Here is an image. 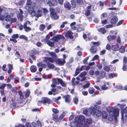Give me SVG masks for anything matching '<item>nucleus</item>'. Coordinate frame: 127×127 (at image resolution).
<instances>
[{
	"instance_id": "72a5a7b5",
	"label": "nucleus",
	"mask_w": 127,
	"mask_h": 127,
	"mask_svg": "<svg viewBox=\"0 0 127 127\" xmlns=\"http://www.w3.org/2000/svg\"><path fill=\"white\" fill-rule=\"evenodd\" d=\"M24 30L26 32H28L31 30V28L28 26H23Z\"/></svg>"
},
{
	"instance_id": "cd10ccee",
	"label": "nucleus",
	"mask_w": 127,
	"mask_h": 127,
	"mask_svg": "<svg viewBox=\"0 0 127 127\" xmlns=\"http://www.w3.org/2000/svg\"><path fill=\"white\" fill-rule=\"evenodd\" d=\"M50 16L53 19L56 20L58 18V16L57 15L56 13L54 14H50Z\"/></svg>"
},
{
	"instance_id": "f03ea898",
	"label": "nucleus",
	"mask_w": 127,
	"mask_h": 127,
	"mask_svg": "<svg viewBox=\"0 0 127 127\" xmlns=\"http://www.w3.org/2000/svg\"><path fill=\"white\" fill-rule=\"evenodd\" d=\"M96 105H95L94 107H92L90 108L89 111L87 110L84 111V114L87 115H90L91 114L95 115L97 117H99L101 115V111L98 110L96 108Z\"/></svg>"
},
{
	"instance_id": "4d7b16f0",
	"label": "nucleus",
	"mask_w": 127,
	"mask_h": 127,
	"mask_svg": "<svg viewBox=\"0 0 127 127\" xmlns=\"http://www.w3.org/2000/svg\"><path fill=\"white\" fill-rule=\"evenodd\" d=\"M14 80L15 83H17L19 82V79L18 77H16L14 79Z\"/></svg>"
},
{
	"instance_id": "ddd939ff",
	"label": "nucleus",
	"mask_w": 127,
	"mask_h": 127,
	"mask_svg": "<svg viewBox=\"0 0 127 127\" xmlns=\"http://www.w3.org/2000/svg\"><path fill=\"white\" fill-rule=\"evenodd\" d=\"M27 6L30 8L31 9L32 8L34 9L35 6V4L33 3V4H32V2L30 0H27V1L26 3Z\"/></svg>"
},
{
	"instance_id": "338daca9",
	"label": "nucleus",
	"mask_w": 127,
	"mask_h": 127,
	"mask_svg": "<svg viewBox=\"0 0 127 127\" xmlns=\"http://www.w3.org/2000/svg\"><path fill=\"white\" fill-rule=\"evenodd\" d=\"M92 43L95 46H98L100 45V43L97 42H92Z\"/></svg>"
},
{
	"instance_id": "f257e3e1",
	"label": "nucleus",
	"mask_w": 127,
	"mask_h": 127,
	"mask_svg": "<svg viewBox=\"0 0 127 127\" xmlns=\"http://www.w3.org/2000/svg\"><path fill=\"white\" fill-rule=\"evenodd\" d=\"M107 111L109 113V116L111 118L110 120L111 121L114 117L116 122L117 121L115 117L119 116V109H116L113 107L108 106L106 108Z\"/></svg>"
},
{
	"instance_id": "a878e982",
	"label": "nucleus",
	"mask_w": 127,
	"mask_h": 127,
	"mask_svg": "<svg viewBox=\"0 0 127 127\" xmlns=\"http://www.w3.org/2000/svg\"><path fill=\"white\" fill-rule=\"evenodd\" d=\"M64 6L65 8H67L69 10H70L71 9V5L68 2L64 3Z\"/></svg>"
},
{
	"instance_id": "58836bf2",
	"label": "nucleus",
	"mask_w": 127,
	"mask_h": 127,
	"mask_svg": "<svg viewBox=\"0 0 127 127\" xmlns=\"http://www.w3.org/2000/svg\"><path fill=\"white\" fill-rule=\"evenodd\" d=\"M125 49L124 46H121L119 49V51L121 53H124L125 51Z\"/></svg>"
},
{
	"instance_id": "0e129e2a",
	"label": "nucleus",
	"mask_w": 127,
	"mask_h": 127,
	"mask_svg": "<svg viewBox=\"0 0 127 127\" xmlns=\"http://www.w3.org/2000/svg\"><path fill=\"white\" fill-rule=\"evenodd\" d=\"M74 103L75 104H77L78 102V99L77 98H74L73 99Z\"/></svg>"
},
{
	"instance_id": "37998d69",
	"label": "nucleus",
	"mask_w": 127,
	"mask_h": 127,
	"mask_svg": "<svg viewBox=\"0 0 127 127\" xmlns=\"http://www.w3.org/2000/svg\"><path fill=\"white\" fill-rule=\"evenodd\" d=\"M86 79V77H83L82 78H79L78 77H77L76 78V79L79 82H81L85 80Z\"/></svg>"
},
{
	"instance_id": "7ed1b4c3",
	"label": "nucleus",
	"mask_w": 127,
	"mask_h": 127,
	"mask_svg": "<svg viewBox=\"0 0 127 127\" xmlns=\"http://www.w3.org/2000/svg\"><path fill=\"white\" fill-rule=\"evenodd\" d=\"M28 12L30 13L32 17L35 16L36 17H39L41 16L42 15V11L40 10H38L37 13H36L33 9L30 8L28 9Z\"/></svg>"
},
{
	"instance_id": "c85d7f7f",
	"label": "nucleus",
	"mask_w": 127,
	"mask_h": 127,
	"mask_svg": "<svg viewBox=\"0 0 127 127\" xmlns=\"http://www.w3.org/2000/svg\"><path fill=\"white\" fill-rule=\"evenodd\" d=\"M116 38V36L114 35H110L108 36L107 37L108 40L109 41H111V40L115 39Z\"/></svg>"
},
{
	"instance_id": "39448f33",
	"label": "nucleus",
	"mask_w": 127,
	"mask_h": 127,
	"mask_svg": "<svg viewBox=\"0 0 127 127\" xmlns=\"http://www.w3.org/2000/svg\"><path fill=\"white\" fill-rule=\"evenodd\" d=\"M44 1L45 3L47 4L50 6H56L58 4V2L56 0H53L52 1H49V0H44Z\"/></svg>"
},
{
	"instance_id": "09e8293b",
	"label": "nucleus",
	"mask_w": 127,
	"mask_h": 127,
	"mask_svg": "<svg viewBox=\"0 0 127 127\" xmlns=\"http://www.w3.org/2000/svg\"><path fill=\"white\" fill-rule=\"evenodd\" d=\"M50 14H54L56 13L55 10L53 8L50 7Z\"/></svg>"
},
{
	"instance_id": "5fc2aeb1",
	"label": "nucleus",
	"mask_w": 127,
	"mask_h": 127,
	"mask_svg": "<svg viewBox=\"0 0 127 127\" xmlns=\"http://www.w3.org/2000/svg\"><path fill=\"white\" fill-rule=\"evenodd\" d=\"M36 126L37 127H41V125L40 121H38L37 122Z\"/></svg>"
},
{
	"instance_id": "13d9d810",
	"label": "nucleus",
	"mask_w": 127,
	"mask_h": 127,
	"mask_svg": "<svg viewBox=\"0 0 127 127\" xmlns=\"http://www.w3.org/2000/svg\"><path fill=\"white\" fill-rule=\"evenodd\" d=\"M65 115V114L64 113H63L61 114L60 116L59 119L58 118L59 120H59L61 119Z\"/></svg>"
},
{
	"instance_id": "79ce46f5",
	"label": "nucleus",
	"mask_w": 127,
	"mask_h": 127,
	"mask_svg": "<svg viewBox=\"0 0 127 127\" xmlns=\"http://www.w3.org/2000/svg\"><path fill=\"white\" fill-rule=\"evenodd\" d=\"M102 117L106 119L107 118V114L106 112L105 111H103L102 113Z\"/></svg>"
},
{
	"instance_id": "8fccbe9b",
	"label": "nucleus",
	"mask_w": 127,
	"mask_h": 127,
	"mask_svg": "<svg viewBox=\"0 0 127 127\" xmlns=\"http://www.w3.org/2000/svg\"><path fill=\"white\" fill-rule=\"evenodd\" d=\"M30 22L29 21H27L24 23L23 26H28L29 25H31Z\"/></svg>"
},
{
	"instance_id": "ea45409f",
	"label": "nucleus",
	"mask_w": 127,
	"mask_h": 127,
	"mask_svg": "<svg viewBox=\"0 0 127 127\" xmlns=\"http://www.w3.org/2000/svg\"><path fill=\"white\" fill-rule=\"evenodd\" d=\"M86 73L85 71H84L81 73L79 75L80 78H82L83 77H85V76L86 75Z\"/></svg>"
},
{
	"instance_id": "2f4dec72",
	"label": "nucleus",
	"mask_w": 127,
	"mask_h": 127,
	"mask_svg": "<svg viewBox=\"0 0 127 127\" xmlns=\"http://www.w3.org/2000/svg\"><path fill=\"white\" fill-rule=\"evenodd\" d=\"M47 66L50 69H53L55 67L53 64L49 63L47 64Z\"/></svg>"
},
{
	"instance_id": "6ab92c4d",
	"label": "nucleus",
	"mask_w": 127,
	"mask_h": 127,
	"mask_svg": "<svg viewBox=\"0 0 127 127\" xmlns=\"http://www.w3.org/2000/svg\"><path fill=\"white\" fill-rule=\"evenodd\" d=\"M43 61L46 63H47L48 62L53 63L54 60L51 58L45 57L44 59L43 60Z\"/></svg>"
},
{
	"instance_id": "aec40b11",
	"label": "nucleus",
	"mask_w": 127,
	"mask_h": 127,
	"mask_svg": "<svg viewBox=\"0 0 127 127\" xmlns=\"http://www.w3.org/2000/svg\"><path fill=\"white\" fill-rule=\"evenodd\" d=\"M61 79L59 78H54L53 80V83L54 84L58 85L60 84Z\"/></svg>"
},
{
	"instance_id": "f3484780",
	"label": "nucleus",
	"mask_w": 127,
	"mask_h": 127,
	"mask_svg": "<svg viewBox=\"0 0 127 127\" xmlns=\"http://www.w3.org/2000/svg\"><path fill=\"white\" fill-rule=\"evenodd\" d=\"M41 101L43 104L45 103L49 104L51 102L50 99L49 98L46 97H42L41 100Z\"/></svg>"
},
{
	"instance_id": "49530a36",
	"label": "nucleus",
	"mask_w": 127,
	"mask_h": 127,
	"mask_svg": "<svg viewBox=\"0 0 127 127\" xmlns=\"http://www.w3.org/2000/svg\"><path fill=\"white\" fill-rule=\"evenodd\" d=\"M52 75H44L43 78L46 79L51 78Z\"/></svg>"
},
{
	"instance_id": "c03bdc74",
	"label": "nucleus",
	"mask_w": 127,
	"mask_h": 127,
	"mask_svg": "<svg viewBox=\"0 0 127 127\" xmlns=\"http://www.w3.org/2000/svg\"><path fill=\"white\" fill-rule=\"evenodd\" d=\"M108 83H107V85L105 84L104 85L102 86L101 88L103 90H105L107 89L108 87Z\"/></svg>"
},
{
	"instance_id": "864d4df0",
	"label": "nucleus",
	"mask_w": 127,
	"mask_h": 127,
	"mask_svg": "<svg viewBox=\"0 0 127 127\" xmlns=\"http://www.w3.org/2000/svg\"><path fill=\"white\" fill-rule=\"evenodd\" d=\"M99 58V56L98 55H95L94 57L92 59V61H94L95 60H98Z\"/></svg>"
},
{
	"instance_id": "6e6552de",
	"label": "nucleus",
	"mask_w": 127,
	"mask_h": 127,
	"mask_svg": "<svg viewBox=\"0 0 127 127\" xmlns=\"http://www.w3.org/2000/svg\"><path fill=\"white\" fill-rule=\"evenodd\" d=\"M127 118V107L123 109L122 111V119L123 120Z\"/></svg>"
},
{
	"instance_id": "b1692460",
	"label": "nucleus",
	"mask_w": 127,
	"mask_h": 127,
	"mask_svg": "<svg viewBox=\"0 0 127 127\" xmlns=\"http://www.w3.org/2000/svg\"><path fill=\"white\" fill-rule=\"evenodd\" d=\"M5 17V19L6 21L8 22L10 21V18L11 16L8 15V14L6 13H5L4 14Z\"/></svg>"
},
{
	"instance_id": "680f3d73",
	"label": "nucleus",
	"mask_w": 127,
	"mask_h": 127,
	"mask_svg": "<svg viewBox=\"0 0 127 127\" xmlns=\"http://www.w3.org/2000/svg\"><path fill=\"white\" fill-rule=\"evenodd\" d=\"M30 92L29 90H27V91L26 93H25V95L26 97L28 96L30 94Z\"/></svg>"
},
{
	"instance_id": "603ef678",
	"label": "nucleus",
	"mask_w": 127,
	"mask_h": 127,
	"mask_svg": "<svg viewBox=\"0 0 127 127\" xmlns=\"http://www.w3.org/2000/svg\"><path fill=\"white\" fill-rule=\"evenodd\" d=\"M87 8L88 10H89L91 8H93V9H92L93 10H95L96 7H94V6H93L90 5L87 7Z\"/></svg>"
},
{
	"instance_id": "dca6fc26",
	"label": "nucleus",
	"mask_w": 127,
	"mask_h": 127,
	"mask_svg": "<svg viewBox=\"0 0 127 127\" xmlns=\"http://www.w3.org/2000/svg\"><path fill=\"white\" fill-rule=\"evenodd\" d=\"M55 62L57 64L61 65H63L65 62L64 59H57Z\"/></svg>"
},
{
	"instance_id": "de8ad7c7",
	"label": "nucleus",
	"mask_w": 127,
	"mask_h": 127,
	"mask_svg": "<svg viewBox=\"0 0 127 127\" xmlns=\"http://www.w3.org/2000/svg\"><path fill=\"white\" fill-rule=\"evenodd\" d=\"M104 69L106 71L108 72L110 71V68L109 66H106L104 67Z\"/></svg>"
},
{
	"instance_id": "412c9836",
	"label": "nucleus",
	"mask_w": 127,
	"mask_h": 127,
	"mask_svg": "<svg viewBox=\"0 0 127 127\" xmlns=\"http://www.w3.org/2000/svg\"><path fill=\"white\" fill-rule=\"evenodd\" d=\"M46 42L47 44L50 46L51 47H53L54 46V43L55 41L53 40L50 41L48 40Z\"/></svg>"
},
{
	"instance_id": "c756f323",
	"label": "nucleus",
	"mask_w": 127,
	"mask_h": 127,
	"mask_svg": "<svg viewBox=\"0 0 127 127\" xmlns=\"http://www.w3.org/2000/svg\"><path fill=\"white\" fill-rule=\"evenodd\" d=\"M106 73L104 71H101L99 74L100 78L102 79L104 78L105 76Z\"/></svg>"
},
{
	"instance_id": "20e7f679",
	"label": "nucleus",
	"mask_w": 127,
	"mask_h": 127,
	"mask_svg": "<svg viewBox=\"0 0 127 127\" xmlns=\"http://www.w3.org/2000/svg\"><path fill=\"white\" fill-rule=\"evenodd\" d=\"M85 118L83 116L80 115L79 117H77L75 118V120H77L79 123H80V126L81 127V125H84V123H85Z\"/></svg>"
},
{
	"instance_id": "f704fd0d",
	"label": "nucleus",
	"mask_w": 127,
	"mask_h": 127,
	"mask_svg": "<svg viewBox=\"0 0 127 127\" xmlns=\"http://www.w3.org/2000/svg\"><path fill=\"white\" fill-rule=\"evenodd\" d=\"M90 51L91 52L94 53L96 51V49L95 46L92 47L90 49Z\"/></svg>"
},
{
	"instance_id": "c9c22d12",
	"label": "nucleus",
	"mask_w": 127,
	"mask_h": 127,
	"mask_svg": "<svg viewBox=\"0 0 127 127\" xmlns=\"http://www.w3.org/2000/svg\"><path fill=\"white\" fill-rule=\"evenodd\" d=\"M25 95V92H23L21 94H20V98L21 99L25 98L26 97Z\"/></svg>"
},
{
	"instance_id": "4be33fe9",
	"label": "nucleus",
	"mask_w": 127,
	"mask_h": 127,
	"mask_svg": "<svg viewBox=\"0 0 127 127\" xmlns=\"http://www.w3.org/2000/svg\"><path fill=\"white\" fill-rule=\"evenodd\" d=\"M111 48L114 51H117L119 49V46L118 44H116L115 45H112Z\"/></svg>"
},
{
	"instance_id": "774afa93",
	"label": "nucleus",
	"mask_w": 127,
	"mask_h": 127,
	"mask_svg": "<svg viewBox=\"0 0 127 127\" xmlns=\"http://www.w3.org/2000/svg\"><path fill=\"white\" fill-rule=\"evenodd\" d=\"M36 124L34 123H32L30 124L29 127H35Z\"/></svg>"
},
{
	"instance_id": "2eb2a0df",
	"label": "nucleus",
	"mask_w": 127,
	"mask_h": 127,
	"mask_svg": "<svg viewBox=\"0 0 127 127\" xmlns=\"http://www.w3.org/2000/svg\"><path fill=\"white\" fill-rule=\"evenodd\" d=\"M20 12L17 15V17L18 19L20 20L21 21H22L23 19V16L22 15L23 12L22 10L20 9H19Z\"/></svg>"
},
{
	"instance_id": "393cba45",
	"label": "nucleus",
	"mask_w": 127,
	"mask_h": 127,
	"mask_svg": "<svg viewBox=\"0 0 127 127\" xmlns=\"http://www.w3.org/2000/svg\"><path fill=\"white\" fill-rule=\"evenodd\" d=\"M118 21V19L116 17H113L111 20V23L112 24H115Z\"/></svg>"
},
{
	"instance_id": "bf43d9fd",
	"label": "nucleus",
	"mask_w": 127,
	"mask_h": 127,
	"mask_svg": "<svg viewBox=\"0 0 127 127\" xmlns=\"http://www.w3.org/2000/svg\"><path fill=\"white\" fill-rule=\"evenodd\" d=\"M52 111L53 113H57L59 112L58 110L57 109L55 108H53Z\"/></svg>"
},
{
	"instance_id": "5701e85b",
	"label": "nucleus",
	"mask_w": 127,
	"mask_h": 127,
	"mask_svg": "<svg viewBox=\"0 0 127 127\" xmlns=\"http://www.w3.org/2000/svg\"><path fill=\"white\" fill-rule=\"evenodd\" d=\"M37 65L38 67H41L42 68H45L47 67V65L46 64H43L41 62H39L37 64Z\"/></svg>"
},
{
	"instance_id": "473e14b6",
	"label": "nucleus",
	"mask_w": 127,
	"mask_h": 127,
	"mask_svg": "<svg viewBox=\"0 0 127 127\" xmlns=\"http://www.w3.org/2000/svg\"><path fill=\"white\" fill-rule=\"evenodd\" d=\"M60 84L63 87H65L66 85V83L62 79H61Z\"/></svg>"
},
{
	"instance_id": "3c124183",
	"label": "nucleus",
	"mask_w": 127,
	"mask_h": 127,
	"mask_svg": "<svg viewBox=\"0 0 127 127\" xmlns=\"http://www.w3.org/2000/svg\"><path fill=\"white\" fill-rule=\"evenodd\" d=\"M19 38L21 39H23L26 40H27L28 39L27 37L23 35H20Z\"/></svg>"
},
{
	"instance_id": "bb28decb",
	"label": "nucleus",
	"mask_w": 127,
	"mask_h": 127,
	"mask_svg": "<svg viewBox=\"0 0 127 127\" xmlns=\"http://www.w3.org/2000/svg\"><path fill=\"white\" fill-rule=\"evenodd\" d=\"M30 69L32 72H34L36 71L37 70V67L36 66L32 65L31 66Z\"/></svg>"
},
{
	"instance_id": "1a4fd4ad",
	"label": "nucleus",
	"mask_w": 127,
	"mask_h": 127,
	"mask_svg": "<svg viewBox=\"0 0 127 127\" xmlns=\"http://www.w3.org/2000/svg\"><path fill=\"white\" fill-rule=\"evenodd\" d=\"M62 90V89L61 87L60 86H58L56 88L52 89L51 91L52 92H55L53 93V95H55L61 92Z\"/></svg>"
},
{
	"instance_id": "9d476101",
	"label": "nucleus",
	"mask_w": 127,
	"mask_h": 127,
	"mask_svg": "<svg viewBox=\"0 0 127 127\" xmlns=\"http://www.w3.org/2000/svg\"><path fill=\"white\" fill-rule=\"evenodd\" d=\"M92 120L91 118L87 119L85 121V123L84 125H81V127H88L89 125L91 124Z\"/></svg>"
},
{
	"instance_id": "a211bd4d",
	"label": "nucleus",
	"mask_w": 127,
	"mask_h": 127,
	"mask_svg": "<svg viewBox=\"0 0 127 127\" xmlns=\"http://www.w3.org/2000/svg\"><path fill=\"white\" fill-rule=\"evenodd\" d=\"M63 98L65 100V101L66 103H69L71 100L70 96L69 95H66L63 96Z\"/></svg>"
},
{
	"instance_id": "423d86ee",
	"label": "nucleus",
	"mask_w": 127,
	"mask_h": 127,
	"mask_svg": "<svg viewBox=\"0 0 127 127\" xmlns=\"http://www.w3.org/2000/svg\"><path fill=\"white\" fill-rule=\"evenodd\" d=\"M54 121L55 122H58L59 121L58 116L55 115H53V119L52 118L48 119L46 121V122L48 124H52L53 123Z\"/></svg>"
},
{
	"instance_id": "a18cd8bd",
	"label": "nucleus",
	"mask_w": 127,
	"mask_h": 127,
	"mask_svg": "<svg viewBox=\"0 0 127 127\" xmlns=\"http://www.w3.org/2000/svg\"><path fill=\"white\" fill-rule=\"evenodd\" d=\"M90 84V83L89 82H88L87 83L84 85L83 86V88L84 89L86 88H88L89 87Z\"/></svg>"
},
{
	"instance_id": "e433bc0d",
	"label": "nucleus",
	"mask_w": 127,
	"mask_h": 127,
	"mask_svg": "<svg viewBox=\"0 0 127 127\" xmlns=\"http://www.w3.org/2000/svg\"><path fill=\"white\" fill-rule=\"evenodd\" d=\"M45 28V26L43 24H41L39 26V29L41 31H43Z\"/></svg>"
},
{
	"instance_id": "69168bd1",
	"label": "nucleus",
	"mask_w": 127,
	"mask_h": 127,
	"mask_svg": "<svg viewBox=\"0 0 127 127\" xmlns=\"http://www.w3.org/2000/svg\"><path fill=\"white\" fill-rule=\"evenodd\" d=\"M17 20V19L16 18H13L11 19V21L12 23L16 22Z\"/></svg>"
},
{
	"instance_id": "4468645a",
	"label": "nucleus",
	"mask_w": 127,
	"mask_h": 127,
	"mask_svg": "<svg viewBox=\"0 0 127 127\" xmlns=\"http://www.w3.org/2000/svg\"><path fill=\"white\" fill-rule=\"evenodd\" d=\"M73 33L70 31H68L66 33L65 36L66 38H69L71 39L73 38L74 37L73 35Z\"/></svg>"
},
{
	"instance_id": "4c0bfd02",
	"label": "nucleus",
	"mask_w": 127,
	"mask_h": 127,
	"mask_svg": "<svg viewBox=\"0 0 127 127\" xmlns=\"http://www.w3.org/2000/svg\"><path fill=\"white\" fill-rule=\"evenodd\" d=\"M95 90V89L93 88H90L89 89V92L91 94H93Z\"/></svg>"
},
{
	"instance_id": "f8f14e48",
	"label": "nucleus",
	"mask_w": 127,
	"mask_h": 127,
	"mask_svg": "<svg viewBox=\"0 0 127 127\" xmlns=\"http://www.w3.org/2000/svg\"><path fill=\"white\" fill-rule=\"evenodd\" d=\"M70 126L71 127H81L80 126V123H79L77 120L75 119V121L71 123L70 124Z\"/></svg>"
},
{
	"instance_id": "a19ab883",
	"label": "nucleus",
	"mask_w": 127,
	"mask_h": 127,
	"mask_svg": "<svg viewBox=\"0 0 127 127\" xmlns=\"http://www.w3.org/2000/svg\"><path fill=\"white\" fill-rule=\"evenodd\" d=\"M126 105L124 103L122 104H118L117 106L118 107H120L121 109H122L124 107L126 106Z\"/></svg>"
},
{
	"instance_id": "0eeeda50",
	"label": "nucleus",
	"mask_w": 127,
	"mask_h": 127,
	"mask_svg": "<svg viewBox=\"0 0 127 127\" xmlns=\"http://www.w3.org/2000/svg\"><path fill=\"white\" fill-rule=\"evenodd\" d=\"M65 39L64 37L62 35H57L56 36L53 37L51 39V40H53L55 42H58L61 39L64 40Z\"/></svg>"
},
{
	"instance_id": "6e6d98bb",
	"label": "nucleus",
	"mask_w": 127,
	"mask_h": 127,
	"mask_svg": "<svg viewBox=\"0 0 127 127\" xmlns=\"http://www.w3.org/2000/svg\"><path fill=\"white\" fill-rule=\"evenodd\" d=\"M97 66L99 69H101L102 68V64L100 63H98L97 65Z\"/></svg>"
},
{
	"instance_id": "e2e57ef3",
	"label": "nucleus",
	"mask_w": 127,
	"mask_h": 127,
	"mask_svg": "<svg viewBox=\"0 0 127 127\" xmlns=\"http://www.w3.org/2000/svg\"><path fill=\"white\" fill-rule=\"evenodd\" d=\"M76 80V79L75 78H73L72 80V85L73 86H74L75 84V82Z\"/></svg>"
},
{
	"instance_id": "052dcab7",
	"label": "nucleus",
	"mask_w": 127,
	"mask_h": 127,
	"mask_svg": "<svg viewBox=\"0 0 127 127\" xmlns=\"http://www.w3.org/2000/svg\"><path fill=\"white\" fill-rule=\"evenodd\" d=\"M107 21L106 20H102L101 23L102 24H103V25L107 24Z\"/></svg>"
},
{
	"instance_id": "9b49d317",
	"label": "nucleus",
	"mask_w": 127,
	"mask_h": 127,
	"mask_svg": "<svg viewBox=\"0 0 127 127\" xmlns=\"http://www.w3.org/2000/svg\"><path fill=\"white\" fill-rule=\"evenodd\" d=\"M19 37V35L18 34H15L12 35L11 36V38H10V40L14 43L17 42V40L16 39Z\"/></svg>"
},
{
	"instance_id": "7c9ffc66",
	"label": "nucleus",
	"mask_w": 127,
	"mask_h": 127,
	"mask_svg": "<svg viewBox=\"0 0 127 127\" xmlns=\"http://www.w3.org/2000/svg\"><path fill=\"white\" fill-rule=\"evenodd\" d=\"M97 31L102 34H104L106 32L105 29L102 28L98 29Z\"/></svg>"
}]
</instances>
